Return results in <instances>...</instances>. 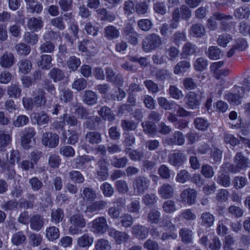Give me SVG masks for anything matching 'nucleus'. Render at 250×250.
Here are the masks:
<instances>
[{
  "label": "nucleus",
  "instance_id": "obj_1",
  "mask_svg": "<svg viewBox=\"0 0 250 250\" xmlns=\"http://www.w3.org/2000/svg\"><path fill=\"white\" fill-rule=\"evenodd\" d=\"M69 232L72 235L80 234L82 229L85 227L86 221L83 215L78 213L72 215L69 219Z\"/></svg>",
  "mask_w": 250,
  "mask_h": 250
},
{
  "label": "nucleus",
  "instance_id": "obj_2",
  "mask_svg": "<svg viewBox=\"0 0 250 250\" xmlns=\"http://www.w3.org/2000/svg\"><path fill=\"white\" fill-rule=\"evenodd\" d=\"M162 43L161 37L156 34H149L142 41V48L146 52H149L159 47Z\"/></svg>",
  "mask_w": 250,
  "mask_h": 250
},
{
  "label": "nucleus",
  "instance_id": "obj_3",
  "mask_svg": "<svg viewBox=\"0 0 250 250\" xmlns=\"http://www.w3.org/2000/svg\"><path fill=\"white\" fill-rule=\"evenodd\" d=\"M233 161L234 165H229L228 167V170L230 172L236 173L248 167V159L241 152L236 153Z\"/></svg>",
  "mask_w": 250,
  "mask_h": 250
},
{
  "label": "nucleus",
  "instance_id": "obj_4",
  "mask_svg": "<svg viewBox=\"0 0 250 250\" xmlns=\"http://www.w3.org/2000/svg\"><path fill=\"white\" fill-rule=\"evenodd\" d=\"M90 229L94 234L102 235L109 229V226L104 217H98L90 224Z\"/></svg>",
  "mask_w": 250,
  "mask_h": 250
},
{
  "label": "nucleus",
  "instance_id": "obj_5",
  "mask_svg": "<svg viewBox=\"0 0 250 250\" xmlns=\"http://www.w3.org/2000/svg\"><path fill=\"white\" fill-rule=\"evenodd\" d=\"M149 184L150 181L147 177L142 175L137 176L133 183L135 194L137 196L142 195L148 189Z\"/></svg>",
  "mask_w": 250,
  "mask_h": 250
},
{
  "label": "nucleus",
  "instance_id": "obj_6",
  "mask_svg": "<svg viewBox=\"0 0 250 250\" xmlns=\"http://www.w3.org/2000/svg\"><path fill=\"white\" fill-rule=\"evenodd\" d=\"M42 141L44 146L49 148H54L59 144V136L56 133L46 132L43 134L42 137Z\"/></svg>",
  "mask_w": 250,
  "mask_h": 250
},
{
  "label": "nucleus",
  "instance_id": "obj_7",
  "mask_svg": "<svg viewBox=\"0 0 250 250\" xmlns=\"http://www.w3.org/2000/svg\"><path fill=\"white\" fill-rule=\"evenodd\" d=\"M107 165V160L104 158L100 159L97 163L98 168L97 171V174L99 179L101 181H104L108 177Z\"/></svg>",
  "mask_w": 250,
  "mask_h": 250
},
{
  "label": "nucleus",
  "instance_id": "obj_8",
  "mask_svg": "<svg viewBox=\"0 0 250 250\" xmlns=\"http://www.w3.org/2000/svg\"><path fill=\"white\" fill-rule=\"evenodd\" d=\"M108 235L114 239L117 244L125 243L130 238L127 233L117 230L113 228L109 229Z\"/></svg>",
  "mask_w": 250,
  "mask_h": 250
},
{
  "label": "nucleus",
  "instance_id": "obj_9",
  "mask_svg": "<svg viewBox=\"0 0 250 250\" xmlns=\"http://www.w3.org/2000/svg\"><path fill=\"white\" fill-rule=\"evenodd\" d=\"M196 191L193 188H187L182 191L180 195L181 201L189 205L195 203L196 198Z\"/></svg>",
  "mask_w": 250,
  "mask_h": 250
},
{
  "label": "nucleus",
  "instance_id": "obj_10",
  "mask_svg": "<svg viewBox=\"0 0 250 250\" xmlns=\"http://www.w3.org/2000/svg\"><path fill=\"white\" fill-rule=\"evenodd\" d=\"M131 231L132 235L135 237L140 240H143L147 237L149 230L146 227L137 224L132 227Z\"/></svg>",
  "mask_w": 250,
  "mask_h": 250
},
{
  "label": "nucleus",
  "instance_id": "obj_11",
  "mask_svg": "<svg viewBox=\"0 0 250 250\" xmlns=\"http://www.w3.org/2000/svg\"><path fill=\"white\" fill-rule=\"evenodd\" d=\"M107 202L103 200H100L93 202L88 205L86 208V212L94 213L98 212L100 210H104L107 208Z\"/></svg>",
  "mask_w": 250,
  "mask_h": 250
},
{
  "label": "nucleus",
  "instance_id": "obj_12",
  "mask_svg": "<svg viewBox=\"0 0 250 250\" xmlns=\"http://www.w3.org/2000/svg\"><path fill=\"white\" fill-rule=\"evenodd\" d=\"M186 104L189 108L194 109L200 104V98L195 92H189L185 97Z\"/></svg>",
  "mask_w": 250,
  "mask_h": 250
},
{
  "label": "nucleus",
  "instance_id": "obj_13",
  "mask_svg": "<svg viewBox=\"0 0 250 250\" xmlns=\"http://www.w3.org/2000/svg\"><path fill=\"white\" fill-rule=\"evenodd\" d=\"M25 133L21 137V145L25 149L29 148V144L31 142V139L36 134L35 129L33 127H28L25 129Z\"/></svg>",
  "mask_w": 250,
  "mask_h": 250
},
{
  "label": "nucleus",
  "instance_id": "obj_14",
  "mask_svg": "<svg viewBox=\"0 0 250 250\" xmlns=\"http://www.w3.org/2000/svg\"><path fill=\"white\" fill-rule=\"evenodd\" d=\"M185 137L183 133L176 131L171 137L166 139V143L170 146L179 145L182 146L185 143Z\"/></svg>",
  "mask_w": 250,
  "mask_h": 250
},
{
  "label": "nucleus",
  "instance_id": "obj_15",
  "mask_svg": "<svg viewBox=\"0 0 250 250\" xmlns=\"http://www.w3.org/2000/svg\"><path fill=\"white\" fill-rule=\"evenodd\" d=\"M30 227L35 231H40L43 227L44 219L40 214L33 215L30 219Z\"/></svg>",
  "mask_w": 250,
  "mask_h": 250
},
{
  "label": "nucleus",
  "instance_id": "obj_16",
  "mask_svg": "<svg viewBox=\"0 0 250 250\" xmlns=\"http://www.w3.org/2000/svg\"><path fill=\"white\" fill-rule=\"evenodd\" d=\"M14 55L11 52H5L0 58V65L1 67L8 68L15 63Z\"/></svg>",
  "mask_w": 250,
  "mask_h": 250
},
{
  "label": "nucleus",
  "instance_id": "obj_17",
  "mask_svg": "<svg viewBox=\"0 0 250 250\" xmlns=\"http://www.w3.org/2000/svg\"><path fill=\"white\" fill-rule=\"evenodd\" d=\"M186 160L185 155L181 152L174 153L168 156V162L174 166H181Z\"/></svg>",
  "mask_w": 250,
  "mask_h": 250
},
{
  "label": "nucleus",
  "instance_id": "obj_18",
  "mask_svg": "<svg viewBox=\"0 0 250 250\" xmlns=\"http://www.w3.org/2000/svg\"><path fill=\"white\" fill-rule=\"evenodd\" d=\"M27 26L28 29L33 32L37 31L43 27V22L41 17H32L28 20Z\"/></svg>",
  "mask_w": 250,
  "mask_h": 250
},
{
  "label": "nucleus",
  "instance_id": "obj_19",
  "mask_svg": "<svg viewBox=\"0 0 250 250\" xmlns=\"http://www.w3.org/2000/svg\"><path fill=\"white\" fill-rule=\"evenodd\" d=\"M189 33L194 38H201L205 34L206 30L202 23H196L190 27Z\"/></svg>",
  "mask_w": 250,
  "mask_h": 250
},
{
  "label": "nucleus",
  "instance_id": "obj_20",
  "mask_svg": "<svg viewBox=\"0 0 250 250\" xmlns=\"http://www.w3.org/2000/svg\"><path fill=\"white\" fill-rule=\"evenodd\" d=\"M83 102L87 105H94L97 103L98 95L92 90H86L82 97Z\"/></svg>",
  "mask_w": 250,
  "mask_h": 250
},
{
  "label": "nucleus",
  "instance_id": "obj_21",
  "mask_svg": "<svg viewBox=\"0 0 250 250\" xmlns=\"http://www.w3.org/2000/svg\"><path fill=\"white\" fill-rule=\"evenodd\" d=\"M159 193L163 199L172 198L174 195V188L168 184H164L159 189Z\"/></svg>",
  "mask_w": 250,
  "mask_h": 250
},
{
  "label": "nucleus",
  "instance_id": "obj_22",
  "mask_svg": "<svg viewBox=\"0 0 250 250\" xmlns=\"http://www.w3.org/2000/svg\"><path fill=\"white\" fill-rule=\"evenodd\" d=\"M104 34V37L108 40L117 39L120 36L119 30L113 25L105 27Z\"/></svg>",
  "mask_w": 250,
  "mask_h": 250
},
{
  "label": "nucleus",
  "instance_id": "obj_23",
  "mask_svg": "<svg viewBox=\"0 0 250 250\" xmlns=\"http://www.w3.org/2000/svg\"><path fill=\"white\" fill-rule=\"evenodd\" d=\"M52 58L51 55L44 54L41 56L37 64L42 69L48 70L52 66Z\"/></svg>",
  "mask_w": 250,
  "mask_h": 250
},
{
  "label": "nucleus",
  "instance_id": "obj_24",
  "mask_svg": "<svg viewBox=\"0 0 250 250\" xmlns=\"http://www.w3.org/2000/svg\"><path fill=\"white\" fill-rule=\"evenodd\" d=\"M85 141L91 145L100 143L102 140L101 134L97 131L88 132L85 136Z\"/></svg>",
  "mask_w": 250,
  "mask_h": 250
},
{
  "label": "nucleus",
  "instance_id": "obj_25",
  "mask_svg": "<svg viewBox=\"0 0 250 250\" xmlns=\"http://www.w3.org/2000/svg\"><path fill=\"white\" fill-rule=\"evenodd\" d=\"M48 76L55 83L62 81L65 78L63 71L57 67L52 68L48 73Z\"/></svg>",
  "mask_w": 250,
  "mask_h": 250
},
{
  "label": "nucleus",
  "instance_id": "obj_26",
  "mask_svg": "<svg viewBox=\"0 0 250 250\" xmlns=\"http://www.w3.org/2000/svg\"><path fill=\"white\" fill-rule=\"evenodd\" d=\"M93 237L88 233H84L78 238L77 244L81 248H88L93 243Z\"/></svg>",
  "mask_w": 250,
  "mask_h": 250
},
{
  "label": "nucleus",
  "instance_id": "obj_27",
  "mask_svg": "<svg viewBox=\"0 0 250 250\" xmlns=\"http://www.w3.org/2000/svg\"><path fill=\"white\" fill-rule=\"evenodd\" d=\"M250 15V8L245 5L237 8L234 12V16L239 20L248 19Z\"/></svg>",
  "mask_w": 250,
  "mask_h": 250
},
{
  "label": "nucleus",
  "instance_id": "obj_28",
  "mask_svg": "<svg viewBox=\"0 0 250 250\" xmlns=\"http://www.w3.org/2000/svg\"><path fill=\"white\" fill-rule=\"evenodd\" d=\"M38 95L34 97V103L36 107H40L45 105L46 103L45 92L42 88L38 90Z\"/></svg>",
  "mask_w": 250,
  "mask_h": 250
},
{
  "label": "nucleus",
  "instance_id": "obj_29",
  "mask_svg": "<svg viewBox=\"0 0 250 250\" xmlns=\"http://www.w3.org/2000/svg\"><path fill=\"white\" fill-rule=\"evenodd\" d=\"M26 240V237L24 232L19 231L14 233L11 238L12 243L16 246L22 245Z\"/></svg>",
  "mask_w": 250,
  "mask_h": 250
},
{
  "label": "nucleus",
  "instance_id": "obj_30",
  "mask_svg": "<svg viewBox=\"0 0 250 250\" xmlns=\"http://www.w3.org/2000/svg\"><path fill=\"white\" fill-rule=\"evenodd\" d=\"M45 235L48 240L53 241L59 237V229L55 226H50L46 229Z\"/></svg>",
  "mask_w": 250,
  "mask_h": 250
},
{
  "label": "nucleus",
  "instance_id": "obj_31",
  "mask_svg": "<svg viewBox=\"0 0 250 250\" xmlns=\"http://www.w3.org/2000/svg\"><path fill=\"white\" fill-rule=\"evenodd\" d=\"M197 48L195 45L188 42L186 43L182 48L181 55L184 58L191 56L196 52Z\"/></svg>",
  "mask_w": 250,
  "mask_h": 250
},
{
  "label": "nucleus",
  "instance_id": "obj_32",
  "mask_svg": "<svg viewBox=\"0 0 250 250\" xmlns=\"http://www.w3.org/2000/svg\"><path fill=\"white\" fill-rule=\"evenodd\" d=\"M64 218V213L62 209L57 208H53L51 211V220L55 224L62 222Z\"/></svg>",
  "mask_w": 250,
  "mask_h": 250
},
{
  "label": "nucleus",
  "instance_id": "obj_33",
  "mask_svg": "<svg viewBox=\"0 0 250 250\" xmlns=\"http://www.w3.org/2000/svg\"><path fill=\"white\" fill-rule=\"evenodd\" d=\"M34 118L36 120L37 124L39 126H45L50 121V117L44 111L35 114Z\"/></svg>",
  "mask_w": 250,
  "mask_h": 250
},
{
  "label": "nucleus",
  "instance_id": "obj_34",
  "mask_svg": "<svg viewBox=\"0 0 250 250\" xmlns=\"http://www.w3.org/2000/svg\"><path fill=\"white\" fill-rule=\"evenodd\" d=\"M161 212L156 208H151L147 215V220L151 224H158L160 220Z\"/></svg>",
  "mask_w": 250,
  "mask_h": 250
},
{
  "label": "nucleus",
  "instance_id": "obj_35",
  "mask_svg": "<svg viewBox=\"0 0 250 250\" xmlns=\"http://www.w3.org/2000/svg\"><path fill=\"white\" fill-rule=\"evenodd\" d=\"M125 151L132 161H140L144 157V152L142 151L132 149L128 147L125 149Z\"/></svg>",
  "mask_w": 250,
  "mask_h": 250
},
{
  "label": "nucleus",
  "instance_id": "obj_36",
  "mask_svg": "<svg viewBox=\"0 0 250 250\" xmlns=\"http://www.w3.org/2000/svg\"><path fill=\"white\" fill-rule=\"evenodd\" d=\"M134 223L132 216L127 213L123 214L120 217V223L122 227L125 228H130Z\"/></svg>",
  "mask_w": 250,
  "mask_h": 250
},
{
  "label": "nucleus",
  "instance_id": "obj_37",
  "mask_svg": "<svg viewBox=\"0 0 250 250\" xmlns=\"http://www.w3.org/2000/svg\"><path fill=\"white\" fill-rule=\"evenodd\" d=\"M151 74L160 81H163L170 76L169 71L165 69H155L152 71Z\"/></svg>",
  "mask_w": 250,
  "mask_h": 250
},
{
  "label": "nucleus",
  "instance_id": "obj_38",
  "mask_svg": "<svg viewBox=\"0 0 250 250\" xmlns=\"http://www.w3.org/2000/svg\"><path fill=\"white\" fill-rule=\"evenodd\" d=\"M190 67L189 62L182 61L178 62L174 68L173 72L175 74H180L186 72Z\"/></svg>",
  "mask_w": 250,
  "mask_h": 250
},
{
  "label": "nucleus",
  "instance_id": "obj_39",
  "mask_svg": "<svg viewBox=\"0 0 250 250\" xmlns=\"http://www.w3.org/2000/svg\"><path fill=\"white\" fill-rule=\"evenodd\" d=\"M201 219L203 226L210 227L213 224L215 218L213 214L209 212H206L202 214Z\"/></svg>",
  "mask_w": 250,
  "mask_h": 250
},
{
  "label": "nucleus",
  "instance_id": "obj_40",
  "mask_svg": "<svg viewBox=\"0 0 250 250\" xmlns=\"http://www.w3.org/2000/svg\"><path fill=\"white\" fill-rule=\"evenodd\" d=\"M157 101L159 105L165 110H171L175 108V105H177L175 102L169 101L165 97H159Z\"/></svg>",
  "mask_w": 250,
  "mask_h": 250
},
{
  "label": "nucleus",
  "instance_id": "obj_41",
  "mask_svg": "<svg viewBox=\"0 0 250 250\" xmlns=\"http://www.w3.org/2000/svg\"><path fill=\"white\" fill-rule=\"evenodd\" d=\"M18 65L19 71L24 74H27L31 71L32 63L29 60L22 59L19 61Z\"/></svg>",
  "mask_w": 250,
  "mask_h": 250
},
{
  "label": "nucleus",
  "instance_id": "obj_42",
  "mask_svg": "<svg viewBox=\"0 0 250 250\" xmlns=\"http://www.w3.org/2000/svg\"><path fill=\"white\" fill-rule=\"evenodd\" d=\"M179 235L182 241L185 243H190L192 242L193 232L188 228H183L179 231Z\"/></svg>",
  "mask_w": 250,
  "mask_h": 250
},
{
  "label": "nucleus",
  "instance_id": "obj_43",
  "mask_svg": "<svg viewBox=\"0 0 250 250\" xmlns=\"http://www.w3.org/2000/svg\"><path fill=\"white\" fill-rule=\"evenodd\" d=\"M128 162V159L125 156L118 158V157L115 156L110 161L111 165L116 168H123L125 167Z\"/></svg>",
  "mask_w": 250,
  "mask_h": 250
},
{
  "label": "nucleus",
  "instance_id": "obj_44",
  "mask_svg": "<svg viewBox=\"0 0 250 250\" xmlns=\"http://www.w3.org/2000/svg\"><path fill=\"white\" fill-rule=\"evenodd\" d=\"M186 40V34L184 31H177L171 38V41L177 46H179L182 42H185Z\"/></svg>",
  "mask_w": 250,
  "mask_h": 250
},
{
  "label": "nucleus",
  "instance_id": "obj_45",
  "mask_svg": "<svg viewBox=\"0 0 250 250\" xmlns=\"http://www.w3.org/2000/svg\"><path fill=\"white\" fill-rule=\"evenodd\" d=\"M81 61L79 58L74 56H70L67 61L66 64L70 71H75L80 66Z\"/></svg>",
  "mask_w": 250,
  "mask_h": 250
},
{
  "label": "nucleus",
  "instance_id": "obj_46",
  "mask_svg": "<svg viewBox=\"0 0 250 250\" xmlns=\"http://www.w3.org/2000/svg\"><path fill=\"white\" fill-rule=\"evenodd\" d=\"M15 49L17 54L21 56H27L31 51L30 46L23 42L17 44Z\"/></svg>",
  "mask_w": 250,
  "mask_h": 250
},
{
  "label": "nucleus",
  "instance_id": "obj_47",
  "mask_svg": "<svg viewBox=\"0 0 250 250\" xmlns=\"http://www.w3.org/2000/svg\"><path fill=\"white\" fill-rule=\"evenodd\" d=\"M83 197L87 201H93L97 198L96 191L90 188H85L83 191Z\"/></svg>",
  "mask_w": 250,
  "mask_h": 250
},
{
  "label": "nucleus",
  "instance_id": "obj_48",
  "mask_svg": "<svg viewBox=\"0 0 250 250\" xmlns=\"http://www.w3.org/2000/svg\"><path fill=\"white\" fill-rule=\"evenodd\" d=\"M206 54L210 59L217 60L220 58L221 51L217 46H212L209 47Z\"/></svg>",
  "mask_w": 250,
  "mask_h": 250
},
{
  "label": "nucleus",
  "instance_id": "obj_49",
  "mask_svg": "<svg viewBox=\"0 0 250 250\" xmlns=\"http://www.w3.org/2000/svg\"><path fill=\"white\" fill-rule=\"evenodd\" d=\"M72 105L75 108V113L81 119H86L87 118L89 114L87 110L80 104H72Z\"/></svg>",
  "mask_w": 250,
  "mask_h": 250
},
{
  "label": "nucleus",
  "instance_id": "obj_50",
  "mask_svg": "<svg viewBox=\"0 0 250 250\" xmlns=\"http://www.w3.org/2000/svg\"><path fill=\"white\" fill-rule=\"evenodd\" d=\"M98 114L105 120L112 121L114 118V115L111 109L105 106L102 107L100 110L98 111Z\"/></svg>",
  "mask_w": 250,
  "mask_h": 250
},
{
  "label": "nucleus",
  "instance_id": "obj_51",
  "mask_svg": "<svg viewBox=\"0 0 250 250\" xmlns=\"http://www.w3.org/2000/svg\"><path fill=\"white\" fill-rule=\"evenodd\" d=\"M63 119L64 121L65 125L67 124L70 126H80V122L74 115H70L67 113L64 114L63 115Z\"/></svg>",
  "mask_w": 250,
  "mask_h": 250
},
{
  "label": "nucleus",
  "instance_id": "obj_52",
  "mask_svg": "<svg viewBox=\"0 0 250 250\" xmlns=\"http://www.w3.org/2000/svg\"><path fill=\"white\" fill-rule=\"evenodd\" d=\"M95 250H111L110 242L104 238L98 239L95 246Z\"/></svg>",
  "mask_w": 250,
  "mask_h": 250
},
{
  "label": "nucleus",
  "instance_id": "obj_53",
  "mask_svg": "<svg viewBox=\"0 0 250 250\" xmlns=\"http://www.w3.org/2000/svg\"><path fill=\"white\" fill-rule=\"evenodd\" d=\"M24 41L30 44H36L38 42V36L34 32H26L23 37Z\"/></svg>",
  "mask_w": 250,
  "mask_h": 250
},
{
  "label": "nucleus",
  "instance_id": "obj_54",
  "mask_svg": "<svg viewBox=\"0 0 250 250\" xmlns=\"http://www.w3.org/2000/svg\"><path fill=\"white\" fill-rule=\"evenodd\" d=\"M216 182L218 184L224 187H228L230 185V179L229 175L224 173H221L218 175Z\"/></svg>",
  "mask_w": 250,
  "mask_h": 250
},
{
  "label": "nucleus",
  "instance_id": "obj_55",
  "mask_svg": "<svg viewBox=\"0 0 250 250\" xmlns=\"http://www.w3.org/2000/svg\"><path fill=\"white\" fill-rule=\"evenodd\" d=\"M21 90L20 86L12 84L8 88L7 94L10 97L17 98L21 96Z\"/></svg>",
  "mask_w": 250,
  "mask_h": 250
},
{
  "label": "nucleus",
  "instance_id": "obj_56",
  "mask_svg": "<svg viewBox=\"0 0 250 250\" xmlns=\"http://www.w3.org/2000/svg\"><path fill=\"white\" fill-rule=\"evenodd\" d=\"M163 210L167 213H172L177 210L174 201L168 200L165 201L162 206Z\"/></svg>",
  "mask_w": 250,
  "mask_h": 250
},
{
  "label": "nucleus",
  "instance_id": "obj_57",
  "mask_svg": "<svg viewBox=\"0 0 250 250\" xmlns=\"http://www.w3.org/2000/svg\"><path fill=\"white\" fill-rule=\"evenodd\" d=\"M141 126L143 128V131L146 134H154L156 132V125L148 121H146L141 123Z\"/></svg>",
  "mask_w": 250,
  "mask_h": 250
},
{
  "label": "nucleus",
  "instance_id": "obj_58",
  "mask_svg": "<svg viewBox=\"0 0 250 250\" xmlns=\"http://www.w3.org/2000/svg\"><path fill=\"white\" fill-rule=\"evenodd\" d=\"M158 198L154 193H147L142 198L143 203L146 206H151L157 202Z\"/></svg>",
  "mask_w": 250,
  "mask_h": 250
},
{
  "label": "nucleus",
  "instance_id": "obj_59",
  "mask_svg": "<svg viewBox=\"0 0 250 250\" xmlns=\"http://www.w3.org/2000/svg\"><path fill=\"white\" fill-rule=\"evenodd\" d=\"M42 240V237L41 234L32 233L29 236V243L33 247H38Z\"/></svg>",
  "mask_w": 250,
  "mask_h": 250
},
{
  "label": "nucleus",
  "instance_id": "obj_60",
  "mask_svg": "<svg viewBox=\"0 0 250 250\" xmlns=\"http://www.w3.org/2000/svg\"><path fill=\"white\" fill-rule=\"evenodd\" d=\"M201 174L207 178H211L214 175L213 167L208 164H203L201 167Z\"/></svg>",
  "mask_w": 250,
  "mask_h": 250
},
{
  "label": "nucleus",
  "instance_id": "obj_61",
  "mask_svg": "<svg viewBox=\"0 0 250 250\" xmlns=\"http://www.w3.org/2000/svg\"><path fill=\"white\" fill-rule=\"evenodd\" d=\"M69 177L70 180L76 183H82L84 181V178L80 171L72 170L69 173Z\"/></svg>",
  "mask_w": 250,
  "mask_h": 250
},
{
  "label": "nucleus",
  "instance_id": "obj_62",
  "mask_svg": "<svg viewBox=\"0 0 250 250\" xmlns=\"http://www.w3.org/2000/svg\"><path fill=\"white\" fill-rule=\"evenodd\" d=\"M29 121V118L24 115H19L13 122V125L17 127H20L26 125Z\"/></svg>",
  "mask_w": 250,
  "mask_h": 250
},
{
  "label": "nucleus",
  "instance_id": "obj_63",
  "mask_svg": "<svg viewBox=\"0 0 250 250\" xmlns=\"http://www.w3.org/2000/svg\"><path fill=\"white\" fill-rule=\"evenodd\" d=\"M100 189L102 191L105 197H109L114 193V188L108 183L104 182L100 186Z\"/></svg>",
  "mask_w": 250,
  "mask_h": 250
},
{
  "label": "nucleus",
  "instance_id": "obj_64",
  "mask_svg": "<svg viewBox=\"0 0 250 250\" xmlns=\"http://www.w3.org/2000/svg\"><path fill=\"white\" fill-rule=\"evenodd\" d=\"M137 25L141 30L147 31L152 28L153 24L148 19H141L138 21Z\"/></svg>",
  "mask_w": 250,
  "mask_h": 250
}]
</instances>
